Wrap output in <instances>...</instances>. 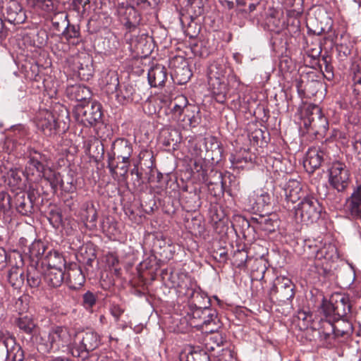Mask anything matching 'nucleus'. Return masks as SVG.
Instances as JSON below:
<instances>
[{
    "label": "nucleus",
    "instance_id": "obj_1",
    "mask_svg": "<svg viewBox=\"0 0 361 361\" xmlns=\"http://www.w3.org/2000/svg\"><path fill=\"white\" fill-rule=\"evenodd\" d=\"M322 309L329 319L322 323V329L319 331L322 338L326 340L333 334L339 336L348 333V329H339L331 322L338 321L350 313L351 305L348 295L338 293L332 294L329 301H323Z\"/></svg>",
    "mask_w": 361,
    "mask_h": 361
},
{
    "label": "nucleus",
    "instance_id": "obj_2",
    "mask_svg": "<svg viewBox=\"0 0 361 361\" xmlns=\"http://www.w3.org/2000/svg\"><path fill=\"white\" fill-rule=\"evenodd\" d=\"M322 207L313 197H305L295 208V219L297 221L310 224L320 217Z\"/></svg>",
    "mask_w": 361,
    "mask_h": 361
},
{
    "label": "nucleus",
    "instance_id": "obj_3",
    "mask_svg": "<svg viewBox=\"0 0 361 361\" xmlns=\"http://www.w3.org/2000/svg\"><path fill=\"white\" fill-rule=\"evenodd\" d=\"M74 114L76 120L84 126H93L102 119L101 104L97 102L78 104Z\"/></svg>",
    "mask_w": 361,
    "mask_h": 361
},
{
    "label": "nucleus",
    "instance_id": "obj_4",
    "mask_svg": "<svg viewBox=\"0 0 361 361\" xmlns=\"http://www.w3.org/2000/svg\"><path fill=\"white\" fill-rule=\"evenodd\" d=\"M112 152L109 155L108 168L111 174L116 173L118 165H115L116 159H121V162L128 161L133 152L130 143L126 139H117L112 144Z\"/></svg>",
    "mask_w": 361,
    "mask_h": 361
},
{
    "label": "nucleus",
    "instance_id": "obj_5",
    "mask_svg": "<svg viewBox=\"0 0 361 361\" xmlns=\"http://www.w3.org/2000/svg\"><path fill=\"white\" fill-rule=\"evenodd\" d=\"M42 340L47 350H58L70 342L71 335L67 328L56 326L42 336Z\"/></svg>",
    "mask_w": 361,
    "mask_h": 361
},
{
    "label": "nucleus",
    "instance_id": "obj_6",
    "mask_svg": "<svg viewBox=\"0 0 361 361\" xmlns=\"http://www.w3.org/2000/svg\"><path fill=\"white\" fill-rule=\"evenodd\" d=\"M350 181V172L343 163H334L329 169V183L338 192L344 191Z\"/></svg>",
    "mask_w": 361,
    "mask_h": 361
},
{
    "label": "nucleus",
    "instance_id": "obj_7",
    "mask_svg": "<svg viewBox=\"0 0 361 361\" xmlns=\"http://www.w3.org/2000/svg\"><path fill=\"white\" fill-rule=\"evenodd\" d=\"M0 9L6 20L11 24H21L26 19L25 13L17 0H0Z\"/></svg>",
    "mask_w": 361,
    "mask_h": 361
},
{
    "label": "nucleus",
    "instance_id": "obj_8",
    "mask_svg": "<svg viewBox=\"0 0 361 361\" xmlns=\"http://www.w3.org/2000/svg\"><path fill=\"white\" fill-rule=\"evenodd\" d=\"M0 348H5L6 361H23L24 353L15 338L8 332L0 331Z\"/></svg>",
    "mask_w": 361,
    "mask_h": 361
},
{
    "label": "nucleus",
    "instance_id": "obj_9",
    "mask_svg": "<svg viewBox=\"0 0 361 361\" xmlns=\"http://www.w3.org/2000/svg\"><path fill=\"white\" fill-rule=\"evenodd\" d=\"M225 67L218 62L212 63L207 68L208 83L212 92L221 94L226 88Z\"/></svg>",
    "mask_w": 361,
    "mask_h": 361
},
{
    "label": "nucleus",
    "instance_id": "obj_10",
    "mask_svg": "<svg viewBox=\"0 0 361 361\" xmlns=\"http://www.w3.org/2000/svg\"><path fill=\"white\" fill-rule=\"evenodd\" d=\"M59 118L56 114L47 110H40L36 116V126L45 135L56 133Z\"/></svg>",
    "mask_w": 361,
    "mask_h": 361
},
{
    "label": "nucleus",
    "instance_id": "obj_11",
    "mask_svg": "<svg viewBox=\"0 0 361 361\" xmlns=\"http://www.w3.org/2000/svg\"><path fill=\"white\" fill-rule=\"evenodd\" d=\"M79 337L80 344L73 350L72 353L74 356L80 357L85 353L84 356L86 357L89 351H92L100 344L99 336L94 331L83 332L79 335Z\"/></svg>",
    "mask_w": 361,
    "mask_h": 361
},
{
    "label": "nucleus",
    "instance_id": "obj_12",
    "mask_svg": "<svg viewBox=\"0 0 361 361\" xmlns=\"http://www.w3.org/2000/svg\"><path fill=\"white\" fill-rule=\"evenodd\" d=\"M271 294H276V299L283 302L292 300L295 295L294 284L288 278L278 277L271 289Z\"/></svg>",
    "mask_w": 361,
    "mask_h": 361
},
{
    "label": "nucleus",
    "instance_id": "obj_13",
    "mask_svg": "<svg viewBox=\"0 0 361 361\" xmlns=\"http://www.w3.org/2000/svg\"><path fill=\"white\" fill-rule=\"evenodd\" d=\"M13 257L18 259L15 266H13L8 273V281L15 288H20L24 282L23 259L21 254L18 252L13 253Z\"/></svg>",
    "mask_w": 361,
    "mask_h": 361
},
{
    "label": "nucleus",
    "instance_id": "obj_14",
    "mask_svg": "<svg viewBox=\"0 0 361 361\" xmlns=\"http://www.w3.org/2000/svg\"><path fill=\"white\" fill-rule=\"evenodd\" d=\"M346 213L353 219L361 218V185L355 188L345 203Z\"/></svg>",
    "mask_w": 361,
    "mask_h": 361
},
{
    "label": "nucleus",
    "instance_id": "obj_15",
    "mask_svg": "<svg viewBox=\"0 0 361 361\" xmlns=\"http://www.w3.org/2000/svg\"><path fill=\"white\" fill-rule=\"evenodd\" d=\"M185 361H235L232 352L228 349H223L222 353L218 357L210 360L208 354L204 350L192 351L185 356Z\"/></svg>",
    "mask_w": 361,
    "mask_h": 361
},
{
    "label": "nucleus",
    "instance_id": "obj_16",
    "mask_svg": "<svg viewBox=\"0 0 361 361\" xmlns=\"http://www.w3.org/2000/svg\"><path fill=\"white\" fill-rule=\"evenodd\" d=\"M208 316H204V319L202 322L195 321L192 323V327L197 329L202 330L205 333H214L219 328L216 312L210 308H208Z\"/></svg>",
    "mask_w": 361,
    "mask_h": 361
},
{
    "label": "nucleus",
    "instance_id": "obj_17",
    "mask_svg": "<svg viewBox=\"0 0 361 361\" xmlns=\"http://www.w3.org/2000/svg\"><path fill=\"white\" fill-rule=\"evenodd\" d=\"M167 78L166 70L161 65H156L148 71V81L152 87L164 86Z\"/></svg>",
    "mask_w": 361,
    "mask_h": 361
},
{
    "label": "nucleus",
    "instance_id": "obj_18",
    "mask_svg": "<svg viewBox=\"0 0 361 361\" xmlns=\"http://www.w3.org/2000/svg\"><path fill=\"white\" fill-rule=\"evenodd\" d=\"M286 199L293 203L299 200L303 195L301 183L295 179H290L284 188Z\"/></svg>",
    "mask_w": 361,
    "mask_h": 361
},
{
    "label": "nucleus",
    "instance_id": "obj_19",
    "mask_svg": "<svg viewBox=\"0 0 361 361\" xmlns=\"http://www.w3.org/2000/svg\"><path fill=\"white\" fill-rule=\"evenodd\" d=\"M47 158L44 154H42L36 151L30 154V159L27 163V169L32 170L34 174L35 170L38 176H42L48 168L45 167L43 162L46 161Z\"/></svg>",
    "mask_w": 361,
    "mask_h": 361
},
{
    "label": "nucleus",
    "instance_id": "obj_20",
    "mask_svg": "<svg viewBox=\"0 0 361 361\" xmlns=\"http://www.w3.org/2000/svg\"><path fill=\"white\" fill-rule=\"evenodd\" d=\"M323 157L324 152L322 151L316 147L311 148L307 152L306 159L304 161V166L307 170L310 169L311 172H313L321 166Z\"/></svg>",
    "mask_w": 361,
    "mask_h": 361
},
{
    "label": "nucleus",
    "instance_id": "obj_21",
    "mask_svg": "<svg viewBox=\"0 0 361 361\" xmlns=\"http://www.w3.org/2000/svg\"><path fill=\"white\" fill-rule=\"evenodd\" d=\"M42 265L47 267V269L65 268V259L63 256L56 251H50L42 259Z\"/></svg>",
    "mask_w": 361,
    "mask_h": 361
},
{
    "label": "nucleus",
    "instance_id": "obj_22",
    "mask_svg": "<svg viewBox=\"0 0 361 361\" xmlns=\"http://www.w3.org/2000/svg\"><path fill=\"white\" fill-rule=\"evenodd\" d=\"M66 94L71 99L78 102L85 101L91 96L90 90L80 85L68 86L66 89Z\"/></svg>",
    "mask_w": 361,
    "mask_h": 361
},
{
    "label": "nucleus",
    "instance_id": "obj_23",
    "mask_svg": "<svg viewBox=\"0 0 361 361\" xmlns=\"http://www.w3.org/2000/svg\"><path fill=\"white\" fill-rule=\"evenodd\" d=\"M46 283L51 287L56 288L60 286L64 279L63 269H46L44 274Z\"/></svg>",
    "mask_w": 361,
    "mask_h": 361
},
{
    "label": "nucleus",
    "instance_id": "obj_24",
    "mask_svg": "<svg viewBox=\"0 0 361 361\" xmlns=\"http://www.w3.org/2000/svg\"><path fill=\"white\" fill-rule=\"evenodd\" d=\"M55 17H59V18L63 20L62 23L63 26L66 27V29L63 32V35L66 39L69 40L71 39L77 38L79 37V28L75 25H69L67 15L64 14L63 13H59L56 14Z\"/></svg>",
    "mask_w": 361,
    "mask_h": 361
},
{
    "label": "nucleus",
    "instance_id": "obj_25",
    "mask_svg": "<svg viewBox=\"0 0 361 361\" xmlns=\"http://www.w3.org/2000/svg\"><path fill=\"white\" fill-rule=\"evenodd\" d=\"M16 205L17 211L22 215H28L32 212V202L24 193L17 196Z\"/></svg>",
    "mask_w": 361,
    "mask_h": 361
},
{
    "label": "nucleus",
    "instance_id": "obj_26",
    "mask_svg": "<svg viewBox=\"0 0 361 361\" xmlns=\"http://www.w3.org/2000/svg\"><path fill=\"white\" fill-rule=\"evenodd\" d=\"M68 279L70 286L74 289L80 288L85 283V276L79 268L71 269L68 272Z\"/></svg>",
    "mask_w": 361,
    "mask_h": 361
},
{
    "label": "nucleus",
    "instance_id": "obj_27",
    "mask_svg": "<svg viewBox=\"0 0 361 361\" xmlns=\"http://www.w3.org/2000/svg\"><path fill=\"white\" fill-rule=\"evenodd\" d=\"M16 323L20 330L27 334H31L36 326L32 319L27 315L20 317Z\"/></svg>",
    "mask_w": 361,
    "mask_h": 361
},
{
    "label": "nucleus",
    "instance_id": "obj_28",
    "mask_svg": "<svg viewBox=\"0 0 361 361\" xmlns=\"http://www.w3.org/2000/svg\"><path fill=\"white\" fill-rule=\"evenodd\" d=\"M250 200L255 201L257 207H261L268 205L270 203V196L268 192L262 190L254 191L250 196Z\"/></svg>",
    "mask_w": 361,
    "mask_h": 361
},
{
    "label": "nucleus",
    "instance_id": "obj_29",
    "mask_svg": "<svg viewBox=\"0 0 361 361\" xmlns=\"http://www.w3.org/2000/svg\"><path fill=\"white\" fill-rule=\"evenodd\" d=\"M309 120L314 127H317V123L319 122L322 124L324 128H326V126L328 124L326 118L322 113V109L316 105L312 107V114L309 118Z\"/></svg>",
    "mask_w": 361,
    "mask_h": 361
},
{
    "label": "nucleus",
    "instance_id": "obj_30",
    "mask_svg": "<svg viewBox=\"0 0 361 361\" xmlns=\"http://www.w3.org/2000/svg\"><path fill=\"white\" fill-rule=\"evenodd\" d=\"M42 176L47 180L53 189H56L58 186L63 187V182L60 173L53 171L48 168Z\"/></svg>",
    "mask_w": 361,
    "mask_h": 361
},
{
    "label": "nucleus",
    "instance_id": "obj_31",
    "mask_svg": "<svg viewBox=\"0 0 361 361\" xmlns=\"http://www.w3.org/2000/svg\"><path fill=\"white\" fill-rule=\"evenodd\" d=\"M46 248V245L42 241H34L29 247V254L30 258L34 259L35 258L38 259L44 255Z\"/></svg>",
    "mask_w": 361,
    "mask_h": 361
},
{
    "label": "nucleus",
    "instance_id": "obj_32",
    "mask_svg": "<svg viewBox=\"0 0 361 361\" xmlns=\"http://www.w3.org/2000/svg\"><path fill=\"white\" fill-rule=\"evenodd\" d=\"M338 257L337 249L334 245L329 244L325 245L323 248L318 250L316 254V257H324L327 259H333Z\"/></svg>",
    "mask_w": 361,
    "mask_h": 361
},
{
    "label": "nucleus",
    "instance_id": "obj_33",
    "mask_svg": "<svg viewBox=\"0 0 361 361\" xmlns=\"http://www.w3.org/2000/svg\"><path fill=\"white\" fill-rule=\"evenodd\" d=\"M172 108L171 111L173 112L176 116H180L184 111V109L187 106L188 99L185 97L180 95L176 97L171 103Z\"/></svg>",
    "mask_w": 361,
    "mask_h": 361
},
{
    "label": "nucleus",
    "instance_id": "obj_34",
    "mask_svg": "<svg viewBox=\"0 0 361 361\" xmlns=\"http://www.w3.org/2000/svg\"><path fill=\"white\" fill-rule=\"evenodd\" d=\"M29 4L33 8L46 12L51 11L54 8L53 0H29Z\"/></svg>",
    "mask_w": 361,
    "mask_h": 361
},
{
    "label": "nucleus",
    "instance_id": "obj_35",
    "mask_svg": "<svg viewBox=\"0 0 361 361\" xmlns=\"http://www.w3.org/2000/svg\"><path fill=\"white\" fill-rule=\"evenodd\" d=\"M27 281L30 287H38L41 283L40 273L37 271L35 268L32 267L27 271Z\"/></svg>",
    "mask_w": 361,
    "mask_h": 361
},
{
    "label": "nucleus",
    "instance_id": "obj_36",
    "mask_svg": "<svg viewBox=\"0 0 361 361\" xmlns=\"http://www.w3.org/2000/svg\"><path fill=\"white\" fill-rule=\"evenodd\" d=\"M257 224L260 229L267 231L272 232L275 230L276 226V221L272 220L269 217L261 216L257 220Z\"/></svg>",
    "mask_w": 361,
    "mask_h": 361
},
{
    "label": "nucleus",
    "instance_id": "obj_37",
    "mask_svg": "<svg viewBox=\"0 0 361 361\" xmlns=\"http://www.w3.org/2000/svg\"><path fill=\"white\" fill-rule=\"evenodd\" d=\"M97 302V296L90 291H87L82 295V306L85 310L92 312Z\"/></svg>",
    "mask_w": 361,
    "mask_h": 361
},
{
    "label": "nucleus",
    "instance_id": "obj_38",
    "mask_svg": "<svg viewBox=\"0 0 361 361\" xmlns=\"http://www.w3.org/2000/svg\"><path fill=\"white\" fill-rule=\"evenodd\" d=\"M208 307H197L192 312V315L190 317L189 323L190 325L192 326V323L195 321L197 322H202L203 319H204V316H208Z\"/></svg>",
    "mask_w": 361,
    "mask_h": 361
},
{
    "label": "nucleus",
    "instance_id": "obj_39",
    "mask_svg": "<svg viewBox=\"0 0 361 361\" xmlns=\"http://www.w3.org/2000/svg\"><path fill=\"white\" fill-rule=\"evenodd\" d=\"M111 315L114 317L115 320L118 322L121 316L124 312V309L118 305H112L110 309Z\"/></svg>",
    "mask_w": 361,
    "mask_h": 361
},
{
    "label": "nucleus",
    "instance_id": "obj_40",
    "mask_svg": "<svg viewBox=\"0 0 361 361\" xmlns=\"http://www.w3.org/2000/svg\"><path fill=\"white\" fill-rule=\"evenodd\" d=\"M116 165H118V168L116 169V173H114L113 175L119 174V176H125L128 171V168L130 166L129 161H126V162H122L121 166H119L118 164H116Z\"/></svg>",
    "mask_w": 361,
    "mask_h": 361
},
{
    "label": "nucleus",
    "instance_id": "obj_41",
    "mask_svg": "<svg viewBox=\"0 0 361 361\" xmlns=\"http://www.w3.org/2000/svg\"><path fill=\"white\" fill-rule=\"evenodd\" d=\"M107 263L109 267H114L118 264L119 260L116 255L114 254H109L107 255Z\"/></svg>",
    "mask_w": 361,
    "mask_h": 361
},
{
    "label": "nucleus",
    "instance_id": "obj_42",
    "mask_svg": "<svg viewBox=\"0 0 361 361\" xmlns=\"http://www.w3.org/2000/svg\"><path fill=\"white\" fill-rule=\"evenodd\" d=\"M353 149L357 155H361V137L358 136L355 137V141L353 142Z\"/></svg>",
    "mask_w": 361,
    "mask_h": 361
},
{
    "label": "nucleus",
    "instance_id": "obj_43",
    "mask_svg": "<svg viewBox=\"0 0 361 361\" xmlns=\"http://www.w3.org/2000/svg\"><path fill=\"white\" fill-rule=\"evenodd\" d=\"M188 5L191 6V8L195 9V8H198L199 13H201L202 8V1L201 0H188Z\"/></svg>",
    "mask_w": 361,
    "mask_h": 361
},
{
    "label": "nucleus",
    "instance_id": "obj_44",
    "mask_svg": "<svg viewBox=\"0 0 361 361\" xmlns=\"http://www.w3.org/2000/svg\"><path fill=\"white\" fill-rule=\"evenodd\" d=\"M133 90L131 86L125 87V92L121 91V93L123 94V97L124 99H126V100L131 99Z\"/></svg>",
    "mask_w": 361,
    "mask_h": 361
},
{
    "label": "nucleus",
    "instance_id": "obj_45",
    "mask_svg": "<svg viewBox=\"0 0 361 361\" xmlns=\"http://www.w3.org/2000/svg\"><path fill=\"white\" fill-rule=\"evenodd\" d=\"M89 3V0H73V4L78 10L85 6Z\"/></svg>",
    "mask_w": 361,
    "mask_h": 361
},
{
    "label": "nucleus",
    "instance_id": "obj_46",
    "mask_svg": "<svg viewBox=\"0 0 361 361\" xmlns=\"http://www.w3.org/2000/svg\"><path fill=\"white\" fill-rule=\"evenodd\" d=\"M0 199L1 200V202H0V209H7L9 206V199L6 198V200H5V195L4 194L0 195Z\"/></svg>",
    "mask_w": 361,
    "mask_h": 361
},
{
    "label": "nucleus",
    "instance_id": "obj_47",
    "mask_svg": "<svg viewBox=\"0 0 361 361\" xmlns=\"http://www.w3.org/2000/svg\"><path fill=\"white\" fill-rule=\"evenodd\" d=\"M226 90L227 88L226 87L224 92L221 94H219L218 92H213V94L216 95V99L217 100V102L220 103L224 102V101L226 100Z\"/></svg>",
    "mask_w": 361,
    "mask_h": 361
},
{
    "label": "nucleus",
    "instance_id": "obj_48",
    "mask_svg": "<svg viewBox=\"0 0 361 361\" xmlns=\"http://www.w3.org/2000/svg\"><path fill=\"white\" fill-rule=\"evenodd\" d=\"M353 81L355 85H361V72L355 73L353 77Z\"/></svg>",
    "mask_w": 361,
    "mask_h": 361
},
{
    "label": "nucleus",
    "instance_id": "obj_49",
    "mask_svg": "<svg viewBox=\"0 0 361 361\" xmlns=\"http://www.w3.org/2000/svg\"><path fill=\"white\" fill-rule=\"evenodd\" d=\"M6 35V30L4 29V23L1 18H0V38L5 37Z\"/></svg>",
    "mask_w": 361,
    "mask_h": 361
},
{
    "label": "nucleus",
    "instance_id": "obj_50",
    "mask_svg": "<svg viewBox=\"0 0 361 361\" xmlns=\"http://www.w3.org/2000/svg\"><path fill=\"white\" fill-rule=\"evenodd\" d=\"M186 295L192 298L194 300V301H195L196 298L200 296V293L199 292H196L193 290H191V293H187Z\"/></svg>",
    "mask_w": 361,
    "mask_h": 361
},
{
    "label": "nucleus",
    "instance_id": "obj_51",
    "mask_svg": "<svg viewBox=\"0 0 361 361\" xmlns=\"http://www.w3.org/2000/svg\"><path fill=\"white\" fill-rule=\"evenodd\" d=\"M186 71H188V75H187L185 78H183V80H181L179 82L180 83H185V82H186L188 81V80L189 79L190 74V73H189V71H188V68L186 69Z\"/></svg>",
    "mask_w": 361,
    "mask_h": 361
},
{
    "label": "nucleus",
    "instance_id": "obj_52",
    "mask_svg": "<svg viewBox=\"0 0 361 361\" xmlns=\"http://www.w3.org/2000/svg\"><path fill=\"white\" fill-rule=\"evenodd\" d=\"M257 5L255 4H251L249 5V11L252 12L256 9Z\"/></svg>",
    "mask_w": 361,
    "mask_h": 361
},
{
    "label": "nucleus",
    "instance_id": "obj_53",
    "mask_svg": "<svg viewBox=\"0 0 361 361\" xmlns=\"http://www.w3.org/2000/svg\"><path fill=\"white\" fill-rule=\"evenodd\" d=\"M219 255H220V257H221L222 259H224V260H225V259H226V252H221Z\"/></svg>",
    "mask_w": 361,
    "mask_h": 361
},
{
    "label": "nucleus",
    "instance_id": "obj_54",
    "mask_svg": "<svg viewBox=\"0 0 361 361\" xmlns=\"http://www.w3.org/2000/svg\"><path fill=\"white\" fill-rule=\"evenodd\" d=\"M52 23H53V25H54V26H56V27H59V23L58 22H55V21L54 20V19H52Z\"/></svg>",
    "mask_w": 361,
    "mask_h": 361
},
{
    "label": "nucleus",
    "instance_id": "obj_55",
    "mask_svg": "<svg viewBox=\"0 0 361 361\" xmlns=\"http://www.w3.org/2000/svg\"><path fill=\"white\" fill-rule=\"evenodd\" d=\"M74 189H75V187L73 186V185H71L70 189H68V191L69 192H73Z\"/></svg>",
    "mask_w": 361,
    "mask_h": 361
},
{
    "label": "nucleus",
    "instance_id": "obj_56",
    "mask_svg": "<svg viewBox=\"0 0 361 361\" xmlns=\"http://www.w3.org/2000/svg\"><path fill=\"white\" fill-rule=\"evenodd\" d=\"M114 271H115V272H116V274H119V271H120V269H116H116H114Z\"/></svg>",
    "mask_w": 361,
    "mask_h": 361
},
{
    "label": "nucleus",
    "instance_id": "obj_57",
    "mask_svg": "<svg viewBox=\"0 0 361 361\" xmlns=\"http://www.w3.org/2000/svg\"><path fill=\"white\" fill-rule=\"evenodd\" d=\"M347 325H348V329H350L351 328V325L349 323H348Z\"/></svg>",
    "mask_w": 361,
    "mask_h": 361
},
{
    "label": "nucleus",
    "instance_id": "obj_58",
    "mask_svg": "<svg viewBox=\"0 0 361 361\" xmlns=\"http://www.w3.org/2000/svg\"><path fill=\"white\" fill-rule=\"evenodd\" d=\"M176 74H177V75L178 74V70L176 71Z\"/></svg>",
    "mask_w": 361,
    "mask_h": 361
}]
</instances>
